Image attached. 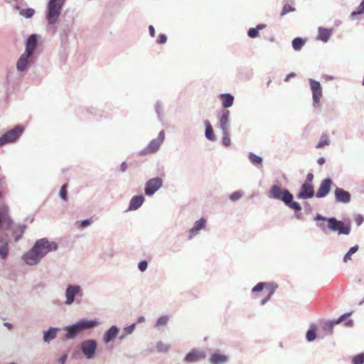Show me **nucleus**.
<instances>
[{"label": "nucleus", "mask_w": 364, "mask_h": 364, "mask_svg": "<svg viewBox=\"0 0 364 364\" xmlns=\"http://www.w3.org/2000/svg\"><path fill=\"white\" fill-rule=\"evenodd\" d=\"M277 288V285L272 282H260L252 289L251 293L252 294H254L266 289L267 291V294L260 300V305L264 306L270 300Z\"/></svg>", "instance_id": "obj_9"}, {"label": "nucleus", "mask_w": 364, "mask_h": 364, "mask_svg": "<svg viewBox=\"0 0 364 364\" xmlns=\"http://www.w3.org/2000/svg\"><path fill=\"white\" fill-rule=\"evenodd\" d=\"M146 320L145 317L143 316H140L137 318V323H143Z\"/></svg>", "instance_id": "obj_60"}, {"label": "nucleus", "mask_w": 364, "mask_h": 364, "mask_svg": "<svg viewBox=\"0 0 364 364\" xmlns=\"http://www.w3.org/2000/svg\"><path fill=\"white\" fill-rule=\"evenodd\" d=\"M66 0H48L46 10V19L47 21L48 31L52 34L57 31L54 25L57 23L62 13L63 8Z\"/></svg>", "instance_id": "obj_5"}, {"label": "nucleus", "mask_w": 364, "mask_h": 364, "mask_svg": "<svg viewBox=\"0 0 364 364\" xmlns=\"http://www.w3.org/2000/svg\"><path fill=\"white\" fill-rule=\"evenodd\" d=\"M148 268V262L146 260L144 259L140 261L138 263V269L140 272H145Z\"/></svg>", "instance_id": "obj_48"}, {"label": "nucleus", "mask_w": 364, "mask_h": 364, "mask_svg": "<svg viewBox=\"0 0 364 364\" xmlns=\"http://www.w3.org/2000/svg\"><path fill=\"white\" fill-rule=\"evenodd\" d=\"M335 325H336V323L334 320L326 321L323 325V330L326 332L327 334H331Z\"/></svg>", "instance_id": "obj_36"}, {"label": "nucleus", "mask_w": 364, "mask_h": 364, "mask_svg": "<svg viewBox=\"0 0 364 364\" xmlns=\"http://www.w3.org/2000/svg\"><path fill=\"white\" fill-rule=\"evenodd\" d=\"M269 198L282 201L285 205L294 211H300L302 208L301 205L294 200L293 194L287 188H283L278 185H273L267 194Z\"/></svg>", "instance_id": "obj_4"}, {"label": "nucleus", "mask_w": 364, "mask_h": 364, "mask_svg": "<svg viewBox=\"0 0 364 364\" xmlns=\"http://www.w3.org/2000/svg\"><path fill=\"white\" fill-rule=\"evenodd\" d=\"M317 39L323 43H327L332 35V29L323 27H318Z\"/></svg>", "instance_id": "obj_27"}, {"label": "nucleus", "mask_w": 364, "mask_h": 364, "mask_svg": "<svg viewBox=\"0 0 364 364\" xmlns=\"http://www.w3.org/2000/svg\"><path fill=\"white\" fill-rule=\"evenodd\" d=\"M41 36L36 33L31 34L25 41V50L33 55H36V50L40 45Z\"/></svg>", "instance_id": "obj_13"}, {"label": "nucleus", "mask_w": 364, "mask_h": 364, "mask_svg": "<svg viewBox=\"0 0 364 364\" xmlns=\"http://www.w3.org/2000/svg\"><path fill=\"white\" fill-rule=\"evenodd\" d=\"M165 139V132L161 130L157 138L152 139L144 149L141 151V154H151L157 152Z\"/></svg>", "instance_id": "obj_12"}, {"label": "nucleus", "mask_w": 364, "mask_h": 364, "mask_svg": "<svg viewBox=\"0 0 364 364\" xmlns=\"http://www.w3.org/2000/svg\"><path fill=\"white\" fill-rule=\"evenodd\" d=\"M333 183V180L330 177L323 179L316 193V197L321 198L327 196L331 190Z\"/></svg>", "instance_id": "obj_16"}, {"label": "nucleus", "mask_w": 364, "mask_h": 364, "mask_svg": "<svg viewBox=\"0 0 364 364\" xmlns=\"http://www.w3.org/2000/svg\"><path fill=\"white\" fill-rule=\"evenodd\" d=\"M126 336H127V335H125V333L123 331V333L122 335H120L118 337V338H119V340L122 341L126 338Z\"/></svg>", "instance_id": "obj_63"}, {"label": "nucleus", "mask_w": 364, "mask_h": 364, "mask_svg": "<svg viewBox=\"0 0 364 364\" xmlns=\"http://www.w3.org/2000/svg\"><path fill=\"white\" fill-rule=\"evenodd\" d=\"M205 357L206 354L204 351L198 350L197 349H192L186 355L183 360L186 363H192L204 359Z\"/></svg>", "instance_id": "obj_19"}, {"label": "nucleus", "mask_w": 364, "mask_h": 364, "mask_svg": "<svg viewBox=\"0 0 364 364\" xmlns=\"http://www.w3.org/2000/svg\"><path fill=\"white\" fill-rule=\"evenodd\" d=\"M223 145L225 147H228L231 144V140L229 137V132H223V138H222Z\"/></svg>", "instance_id": "obj_46"}, {"label": "nucleus", "mask_w": 364, "mask_h": 364, "mask_svg": "<svg viewBox=\"0 0 364 364\" xmlns=\"http://www.w3.org/2000/svg\"><path fill=\"white\" fill-rule=\"evenodd\" d=\"M168 321L169 316L167 315H163L159 316L155 323V328L165 326L168 323Z\"/></svg>", "instance_id": "obj_40"}, {"label": "nucleus", "mask_w": 364, "mask_h": 364, "mask_svg": "<svg viewBox=\"0 0 364 364\" xmlns=\"http://www.w3.org/2000/svg\"><path fill=\"white\" fill-rule=\"evenodd\" d=\"M316 196L314 185H308L302 183L300 188V191L296 194L298 199H309Z\"/></svg>", "instance_id": "obj_17"}, {"label": "nucleus", "mask_w": 364, "mask_h": 364, "mask_svg": "<svg viewBox=\"0 0 364 364\" xmlns=\"http://www.w3.org/2000/svg\"><path fill=\"white\" fill-rule=\"evenodd\" d=\"M8 234L0 233V258L5 259L9 255Z\"/></svg>", "instance_id": "obj_24"}, {"label": "nucleus", "mask_w": 364, "mask_h": 364, "mask_svg": "<svg viewBox=\"0 0 364 364\" xmlns=\"http://www.w3.org/2000/svg\"><path fill=\"white\" fill-rule=\"evenodd\" d=\"M136 328V323H132L124 328L123 331L125 333V335H131Z\"/></svg>", "instance_id": "obj_47"}, {"label": "nucleus", "mask_w": 364, "mask_h": 364, "mask_svg": "<svg viewBox=\"0 0 364 364\" xmlns=\"http://www.w3.org/2000/svg\"><path fill=\"white\" fill-rule=\"evenodd\" d=\"M14 221L9 215V208L6 205L0 206V233L7 234L6 232L11 230L14 242H18L23 236L26 225L19 224L12 228Z\"/></svg>", "instance_id": "obj_3"}, {"label": "nucleus", "mask_w": 364, "mask_h": 364, "mask_svg": "<svg viewBox=\"0 0 364 364\" xmlns=\"http://www.w3.org/2000/svg\"><path fill=\"white\" fill-rule=\"evenodd\" d=\"M76 224H79L78 227L84 229L92 224V220L91 218H87L80 221H77Z\"/></svg>", "instance_id": "obj_45"}, {"label": "nucleus", "mask_w": 364, "mask_h": 364, "mask_svg": "<svg viewBox=\"0 0 364 364\" xmlns=\"http://www.w3.org/2000/svg\"><path fill=\"white\" fill-rule=\"evenodd\" d=\"M230 361V357L225 354L221 353L219 350L213 353L209 359L210 364H227Z\"/></svg>", "instance_id": "obj_21"}, {"label": "nucleus", "mask_w": 364, "mask_h": 364, "mask_svg": "<svg viewBox=\"0 0 364 364\" xmlns=\"http://www.w3.org/2000/svg\"><path fill=\"white\" fill-rule=\"evenodd\" d=\"M127 167H128V166H127V162L123 161V162L120 164V167H119V168H120V171H121L122 172H123V173H124V172H125V171H127Z\"/></svg>", "instance_id": "obj_55"}, {"label": "nucleus", "mask_w": 364, "mask_h": 364, "mask_svg": "<svg viewBox=\"0 0 364 364\" xmlns=\"http://www.w3.org/2000/svg\"><path fill=\"white\" fill-rule=\"evenodd\" d=\"M350 313H346L342 314L339 318L337 319H334L336 324H338L343 321L345 322V326L346 327H351L353 324V321L351 318H350Z\"/></svg>", "instance_id": "obj_32"}, {"label": "nucleus", "mask_w": 364, "mask_h": 364, "mask_svg": "<svg viewBox=\"0 0 364 364\" xmlns=\"http://www.w3.org/2000/svg\"><path fill=\"white\" fill-rule=\"evenodd\" d=\"M316 326L315 324L311 325L306 333V339L308 342H312L316 338Z\"/></svg>", "instance_id": "obj_34"}, {"label": "nucleus", "mask_w": 364, "mask_h": 364, "mask_svg": "<svg viewBox=\"0 0 364 364\" xmlns=\"http://www.w3.org/2000/svg\"><path fill=\"white\" fill-rule=\"evenodd\" d=\"M242 197V192L240 191H235L230 195L229 198L232 201H235L239 200Z\"/></svg>", "instance_id": "obj_49"}, {"label": "nucleus", "mask_w": 364, "mask_h": 364, "mask_svg": "<svg viewBox=\"0 0 364 364\" xmlns=\"http://www.w3.org/2000/svg\"><path fill=\"white\" fill-rule=\"evenodd\" d=\"M100 324V322L97 319H80L75 323L63 328V330L65 331V338L67 340L74 339L82 331L93 329Z\"/></svg>", "instance_id": "obj_6"}, {"label": "nucleus", "mask_w": 364, "mask_h": 364, "mask_svg": "<svg viewBox=\"0 0 364 364\" xmlns=\"http://www.w3.org/2000/svg\"><path fill=\"white\" fill-rule=\"evenodd\" d=\"M358 249H359V246L358 245H355L351 247L349 249V250L345 254V255L343 258V262L346 263L349 260H350L352 255L355 253L358 250Z\"/></svg>", "instance_id": "obj_39"}, {"label": "nucleus", "mask_w": 364, "mask_h": 364, "mask_svg": "<svg viewBox=\"0 0 364 364\" xmlns=\"http://www.w3.org/2000/svg\"><path fill=\"white\" fill-rule=\"evenodd\" d=\"M83 289L82 287L77 284H69L65 289V300L64 304L66 306H71L73 304H80V299L83 296Z\"/></svg>", "instance_id": "obj_7"}, {"label": "nucleus", "mask_w": 364, "mask_h": 364, "mask_svg": "<svg viewBox=\"0 0 364 364\" xmlns=\"http://www.w3.org/2000/svg\"><path fill=\"white\" fill-rule=\"evenodd\" d=\"M67 358H68V355L66 354H64L62 356H60L58 359V362L60 363V364H64L66 360H67Z\"/></svg>", "instance_id": "obj_56"}, {"label": "nucleus", "mask_w": 364, "mask_h": 364, "mask_svg": "<svg viewBox=\"0 0 364 364\" xmlns=\"http://www.w3.org/2000/svg\"><path fill=\"white\" fill-rule=\"evenodd\" d=\"M316 226L319 230L326 232L327 228L332 232H336L338 235H348L351 231V225L350 222L346 223L338 220L336 217H325L320 213H316L314 218Z\"/></svg>", "instance_id": "obj_2"}, {"label": "nucleus", "mask_w": 364, "mask_h": 364, "mask_svg": "<svg viewBox=\"0 0 364 364\" xmlns=\"http://www.w3.org/2000/svg\"><path fill=\"white\" fill-rule=\"evenodd\" d=\"M306 40L301 37L294 38L291 41V46L294 50L299 51L305 45Z\"/></svg>", "instance_id": "obj_33"}, {"label": "nucleus", "mask_w": 364, "mask_h": 364, "mask_svg": "<svg viewBox=\"0 0 364 364\" xmlns=\"http://www.w3.org/2000/svg\"><path fill=\"white\" fill-rule=\"evenodd\" d=\"M155 111L157 114L158 120L161 122L164 120V105L161 101L157 100L155 104Z\"/></svg>", "instance_id": "obj_35"}, {"label": "nucleus", "mask_w": 364, "mask_h": 364, "mask_svg": "<svg viewBox=\"0 0 364 364\" xmlns=\"http://www.w3.org/2000/svg\"><path fill=\"white\" fill-rule=\"evenodd\" d=\"M222 102V105L225 109L232 106L234 102V96L230 93H222L219 96Z\"/></svg>", "instance_id": "obj_28"}, {"label": "nucleus", "mask_w": 364, "mask_h": 364, "mask_svg": "<svg viewBox=\"0 0 364 364\" xmlns=\"http://www.w3.org/2000/svg\"><path fill=\"white\" fill-rule=\"evenodd\" d=\"M204 125L205 127V136L206 139L210 141H215L216 140V137L210 122L208 120H205Z\"/></svg>", "instance_id": "obj_29"}, {"label": "nucleus", "mask_w": 364, "mask_h": 364, "mask_svg": "<svg viewBox=\"0 0 364 364\" xmlns=\"http://www.w3.org/2000/svg\"><path fill=\"white\" fill-rule=\"evenodd\" d=\"M328 144H329V140L326 137L322 136L316 147L319 149Z\"/></svg>", "instance_id": "obj_51"}, {"label": "nucleus", "mask_w": 364, "mask_h": 364, "mask_svg": "<svg viewBox=\"0 0 364 364\" xmlns=\"http://www.w3.org/2000/svg\"><path fill=\"white\" fill-rule=\"evenodd\" d=\"M120 328L116 326L112 325L103 334L102 340L105 344L109 343L113 341L119 333Z\"/></svg>", "instance_id": "obj_20"}, {"label": "nucleus", "mask_w": 364, "mask_h": 364, "mask_svg": "<svg viewBox=\"0 0 364 364\" xmlns=\"http://www.w3.org/2000/svg\"><path fill=\"white\" fill-rule=\"evenodd\" d=\"M309 85L312 92L313 105L316 107L322 97V87L321 83L314 79H309Z\"/></svg>", "instance_id": "obj_15"}, {"label": "nucleus", "mask_w": 364, "mask_h": 364, "mask_svg": "<svg viewBox=\"0 0 364 364\" xmlns=\"http://www.w3.org/2000/svg\"><path fill=\"white\" fill-rule=\"evenodd\" d=\"M230 127V111L223 109L219 117V127L222 132H229Z\"/></svg>", "instance_id": "obj_22"}, {"label": "nucleus", "mask_w": 364, "mask_h": 364, "mask_svg": "<svg viewBox=\"0 0 364 364\" xmlns=\"http://www.w3.org/2000/svg\"><path fill=\"white\" fill-rule=\"evenodd\" d=\"M58 245L47 237L38 239L31 248L23 254L21 259L28 266L38 265L41 260L49 253L55 252Z\"/></svg>", "instance_id": "obj_1"}, {"label": "nucleus", "mask_w": 364, "mask_h": 364, "mask_svg": "<svg viewBox=\"0 0 364 364\" xmlns=\"http://www.w3.org/2000/svg\"><path fill=\"white\" fill-rule=\"evenodd\" d=\"M97 349V342L95 339H86L80 344V350L87 360L93 359L95 357Z\"/></svg>", "instance_id": "obj_10"}, {"label": "nucleus", "mask_w": 364, "mask_h": 364, "mask_svg": "<svg viewBox=\"0 0 364 364\" xmlns=\"http://www.w3.org/2000/svg\"><path fill=\"white\" fill-rule=\"evenodd\" d=\"M149 35L151 36V37H154L155 35H156V31H155V28L154 27L152 26V25H149Z\"/></svg>", "instance_id": "obj_54"}, {"label": "nucleus", "mask_w": 364, "mask_h": 364, "mask_svg": "<svg viewBox=\"0 0 364 364\" xmlns=\"http://www.w3.org/2000/svg\"><path fill=\"white\" fill-rule=\"evenodd\" d=\"M60 331L59 328L50 327L48 329L43 331V340L45 343H49L51 341L55 339L57 336L58 332Z\"/></svg>", "instance_id": "obj_26"}, {"label": "nucleus", "mask_w": 364, "mask_h": 364, "mask_svg": "<svg viewBox=\"0 0 364 364\" xmlns=\"http://www.w3.org/2000/svg\"><path fill=\"white\" fill-rule=\"evenodd\" d=\"M326 162V159L324 157H320L318 161H317V163L319 164V165H323L324 163Z\"/></svg>", "instance_id": "obj_59"}, {"label": "nucleus", "mask_w": 364, "mask_h": 364, "mask_svg": "<svg viewBox=\"0 0 364 364\" xmlns=\"http://www.w3.org/2000/svg\"><path fill=\"white\" fill-rule=\"evenodd\" d=\"M156 350L159 353H166L169 350V346L162 341H159L156 343Z\"/></svg>", "instance_id": "obj_43"}, {"label": "nucleus", "mask_w": 364, "mask_h": 364, "mask_svg": "<svg viewBox=\"0 0 364 364\" xmlns=\"http://www.w3.org/2000/svg\"><path fill=\"white\" fill-rule=\"evenodd\" d=\"M361 14H364V0H362L356 10L353 11L350 14V18L351 20H354L356 18V16Z\"/></svg>", "instance_id": "obj_37"}, {"label": "nucleus", "mask_w": 364, "mask_h": 364, "mask_svg": "<svg viewBox=\"0 0 364 364\" xmlns=\"http://www.w3.org/2000/svg\"><path fill=\"white\" fill-rule=\"evenodd\" d=\"M314 177V176L312 173H309L306 175V179L303 183L308 184V185H313Z\"/></svg>", "instance_id": "obj_52"}, {"label": "nucleus", "mask_w": 364, "mask_h": 364, "mask_svg": "<svg viewBox=\"0 0 364 364\" xmlns=\"http://www.w3.org/2000/svg\"><path fill=\"white\" fill-rule=\"evenodd\" d=\"M37 60L36 55H31L28 53L23 52L16 63V69L18 72H24L28 68L32 66Z\"/></svg>", "instance_id": "obj_11"}, {"label": "nucleus", "mask_w": 364, "mask_h": 364, "mask_svg": "<svg viewBox=\"0 0 364 364\" xmlns=\"http://www.w3.org/2000/svg\"><path fill=\"white\" fill-rule=\"evenodd\" d=\"M145 200L142 194L133 196L129 203L128 210H136L139 209L144 203Z\"/></svg>", "instance_id": "obj_25"}, {"label": "nucleus", "mask_w": 364, "mask_h": 364, "mask_svg": "<svg viewBox=\"0 0 364 364\" xmlns=\"http://www.w3.org/2000/svg\"><path fill=\"white\" fill-rule=\"evenodd\" d=\"M295 8L293 7L292 6H291L289 2H287L286 4H284V5L282 7V10L281 11V14H280V16H285L286 14L290 13V12H294L295 11Z\"/></svg>", "instance_id": "obj_42"}, {"label": "nucleus", "mask_w": 364, "mask_h": 364, "mask_svg": "<svg viewBox=\"0 0 364 364\" xmlns=\"http://www.w3.org/2000/svg\"><path fill=\"white\" fill-rule=\"evenodd\" d=\"M13 9L14 10L19 11H20V10L22 9H21L20 6L18 4H16L15 5H14Z\"/></svg>", "instance_id": "obj_62"}, {"label": "nucleus", "mask_w": 364, "mask_h": 364, "mask_svg": "<svg viewBox=\"0 0 364 364\" xmlns=\"http://www.w3.org/2000/svg\"><path fill=\"white\" fill-rule=\"evenodd\" d=\"M364 218L362 215H359L355 219L357 225H360L363 223Z\"/></svg>", "instance_id": "obj_57"}, {"label": "nucleus", "mask_w": 364, "mask_h": 364, "mask_svg": "<svg viewBox=\"0 0 364 364\" xmlns=\"http://www.w3.org/2000/svg\"><path fill=\"white\" fill-rule=\"evenodd\" d=\"M63 25H64L65 28L62 31L61 36L65 35L67 37L68 36V31H70V28H69L70 26H69L68 23H63Z\"/></svg>", "instance_id": "obj_53"}, {"label": "nucleus", "mask_w": 364, "mask_h": 364, "mask_svg": "<svg viewBox=\"0 0 364 364\" xmlns=\"http://www.w3.org/2000/svg\"><path fill=\"white\" fill-rule=\"evenodd\" d=\"M266 24L259 23L256 27L249 28L247 36L251 38H255L259 36V31L266 28Z\"/></svg>", "instance_id": "obj_31"}, {"label": "nucleus", "mask_w": 364, "mask_h": 364, "mask_svg": "<svg viewBox=\"0 0 364 364\" xmlns=\"http://www.w3.org/2000/svg\"><path fill=\"white\" fill-rule=\"evenodd\" d=\"M296 76V73H290L289 74H288L285 78H284V81L285 82H288L291 78H293Z\"/></svg>", "instance_id": "obj_58"}, {"label": "nucleus", "mask_w": 364, "mask_h": 364, "mask_svg": "<svg viewBox=\"0 0 364 364\" xmlns=\"http://www.w3.org/2000/svg\"><path fill=\"white\" fill-rule=\"evenodd\" d=\"M68 185L67 183H65L61 186L59 192L60 198L64 201L68 200Z\"/></svg>", "instance_id": "obj_41"}, {"label": "nucleus", "mask_w": 364, "mask_h": 364, "mask_svg": "<svg viewBox=\"0 0 364 364\" xmlns=\"http://www.w3.org/2000/svg\"><path fill=\"white\" fill-rule=\"evenodd\" d=\"M25 127L22 124H17L9 129L0 136V147L8 144L16 143L23 134Z\"/></svg>", "instance_id": "obj_8"}, {"label": "nucleus", "mask_w": 364, "mask_h": 364, "mask_svg": "<svg viewBox=\"0 0 364 364\" xmlns=\"http://www.w3.org/2000/svg\"><path fill=\"white\" fill-rule=\"evenodd\" d=\"M163 186V180L160 177L149 179L144 186L145 195L151 196L159 191Z\"/></svg>", "instance_id": "obj_14"}, {"label": "nucleus", "mask_w": 364, "mask_h": 364, "mask_svg": "<svg viewBox=\"0 0 364 364\" xmlns=\"http://www.w3.org/2000/svg\"><path fill=\"white\" fill-rule=\"evenodd\" d=\"M206 225V220L204 218H201L196 220L193 226L188 230L189 236L188 239L191 240L194 236L197 235L200 230L204 229Z\"/></svg>", "instance_id": "obj_23"}, {"label": "nucleus", "mask_w": 364, "mask_h": 364, "mask_svg": "<svg viewBox=\"0 0 364 364\" xmlns=\"http://www.w3.org/2000/svg\"><path fill=\"white\" fill-rule=\"evenodd\" d=\"M324 79L326 80H333L334 79V77L332 76V75H326L323 76Z\"/></svg>", "instance_id": "obj_61"}, {"label": "nucleus", "mask_w": 364, "mask_h": 364, "mask_svg": "<svg viewBox=\"0 0 364 364\" xmlns=\"http://www.w3.org/2000/svg\"><path fill=\"white\" fill-rule=\"evenodd\" d=\"M351 361L353 364H364V353L353 356Z\"/></svg>", "instance_id": "obj_44"}, {"label": "nucleus", "mask_w": 364, "mask_h": 364, "mask_svg": "<svg viewBox=\"0 0 364 364\" xmlns=\"http://www.w3.org/2000/svg\"><path fill=\"white\" fill-rule=\"evenodd\" d=\"M334 196L336 203L347 204L351 200L350 193L340 187H336L334 190Z\"/></svg>", "instance_id": "obj_18"}, {"label": "nucleus", "mask_w": 364, "mask_h": 364, "mask_svg": "<svg viewBox=\"0 0 364 364\" xmlns=\"http://www.w3.org/2000/svg\"><path fill=\"white\" fill-rule=\"evenodd\" d=\"M167 41V36L164 33H160L156 39V43L158 44H164Z\"/></svg>", "instance_id": "obj_50"}, {"label": "nucleus", "mask_w": 364, "mask_h": 364, "mask_svg": "<svg viewBox=\"0 0 364 364\" xmlns=\"http://www.w3.org/2000/svg\"><path fill=\"white\" fill-rule=\"evenodd\" d=\"M248 159L257 168H260L262 167L263 159L262 156L255 154L253 152L248 153Z\"/></svg>", "instance_id": "obj_30"}, {"label": "nucleus", "mask_w": 364, "mask_h": 364, "mask_svg": "<svg viewBox=\"0 0 364 364\" xmlns=\"http://www.w3.org/2000/svg\"><path fill=\"white\" fill-rule=\"evenodd\" d=\"M301 211H294L295 212V217L297 218V219H301Z\"/></svg>", "instance_id": "obj_64"}, {"label": "nucleus", "mask_w": 364, "mask_h": 364, "mask_svg": "<svg viewBox=\"0 0 364 364\" xmlns=\"http://www.w3.org/2000/svg\"><path fill=\"white\" fill-rule=\"evenodd\" d=\"M36 14V11L33 8L22 9L20 10L19 14L25 18H31Z\"/></svg>", "instance_id": "obj_38"}]
</instances>
